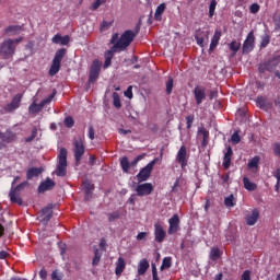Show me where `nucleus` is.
Returning a JSON list of instances; mask_svg holds the SVG:
<instances>
[{
  "mask_svg": "<svg viewBox=\"0 0 280 280\" xmlns=\"http://www.w3.org/2000/svg\"><path fill=\"white\" fill-rule=\"evenodd\" d=\"M138 34L139 31L127 30L119 38V34L115 33L110 39V44L115 45V48H118L120 51H126Z\"/></svg>",
  "mask_w": 280,
  "mask_h": 280,
  "instance_id": "nucleus-1",
  "label": "nucleus"
},
{
  "mask_svg": "<svg viewBox=\"0 0 280 280\" xmlns=\"http://www.w3.org/2000/svg\"><path fill=\"white\" fill-rule=\"evenodd\" d=\"M23 40V37H19L15 39L12 38H5L0 44V56L3 60H9V58H13L16 49V45H20V43Z\"/></svg>",
  "mask_w": 280,
  "mask_h": 280,
  "instance_id": "nucleus-2",
  "label": "nucleus"
},
{
  "mask_svg": "<svg viewBox=\"0 0 280 280\" xmlns=\"http://www.w3.org/2000/svg\"><path fill=\"white\" fill-rule=\"evenodd\" d=\"M66 54H67L66 48H60L56 51L51 67L49 69V75L51 77L57 75V73L60 71L61 60H63Z\"/></svg>",
  "mask_w": 280,
  "mask_h": 280,
  "instance_id": "nucleus-3",
  "label": "nucleus"
},
{
  "mask_svg": "<svg viewBox=\"0 0 280 280\" xmlns=\"http://www.w3.org/2000/svg\"><path fill=\"white\" fill-rule=\"evenodd\" d=\"M280 65V55L273 56L271 59H267V61L259 65V73H266V71H269V73H273L276 71L277 67Z\"/></svg>",
  "mask_w": 280,
  "mask_h": 280,
  "instance_id": "nucleus-4",
  "label": "nucleus"
},
{
  "mask_svg": "<svg viewBox=\"0 0 280 280\" xmlns=\"http://www.w3.org/2000/svg\"><path fill=\"white\" fill-rule=\"evenodd\" d=\"M27 186H28L27 180L22 182L16 187L12 186V189L10 190V194H9L12 203H15L18 206L23 205V200L19 195V192L23 191Z\"/></svg>",
  "mask_w": 280,
  "mask_h": 280,
  "instance_id": "nucleus-5",
  "label": "nucleus"
},
{
  "mask_svg": "<svg viewBox=\"0 0 280 280\" xmlns=\"http://www.w3.org/2000/svg\"><path fill=\"white\" fill-rule=\"evenodd\" d=\"M67 155L68 151L66 148L60 149V154L58 155V166H57V176L65 177L67 175Z\"/></svg>",
  "mask_w": 280,
  "mask_h": 280,
  "instance_id": "nucleus-6",
  "label": "nucleus"
},
{
  "mask_svg": "<svg viewBox=\"0 0 280 280\" xmlns=\"http://www.w3.org/2000/svg\"><path fill=\"white\" fill-rule=\"evenodd\" d=\"M56 93H57V91L54 90L52 93L47 98H44L39 104H37L34 101L28 107V113H31V115H36L37 113H40V110H43V108H44V106H46V104H50V102L54 100Z\"/></svg>",
  "mask_w": 280,
  "mask_h": 280,
  "instance_id": "nucleus-7",
  "label": "nucleus"
},
{
  "mask_svg": "<svg viewBox=\"0 0 280 280\" xmlns=\"http://www.w3.org/2000/svg\"><path fill=\"white\" fill-rule=\"evenodd\" d=\"M154 165L155 161H152L147 166L140 170L139 174L137 175V180L139 182V184L149 180L152 170L154 168Z\"/></svg>",
  "mask_w": 280,
  "mask_h": 280,
  "instance_id": "nucleus-8",
  "label": "nucleus"
},
{
  "mask_svg": "<svg viewBox=\"0 0 280 280\" xmlns=\"http://www.w3.org/2000/svg\"><path fill=\"white\" fill-rule=\"evenodd\" d=\"M73 145H74L73 153H74L75 163H78L79 165L82 156L85 153V147L82 140H74Z\"/></svg>",
  "mask_w": 280,
  "mask_h": 280,
  "instance_id": "nucleus-9",
  "label": "nucleus"
},
{
  "mask_svg": "<svg viewBox=\"0 0 280 280\" xmlns=\"http://www.w3.org/2000/svg\"><path fill=\"white\" fill-rule=\"evenodd\" d=\"M135 190L138 197H148L154 191V188L151 183H144L139 184Z\"/></svg>",
  "mask_w": 280,
  "mask_h": 280,
  "instance_id": "nucleus-10",
  "label": "nucleus"
},
{
  "mask_svg": "<svg viewBox=\"0 0 280 280\" xmlns=\"http://www.w3.org/2000/svg\"><path fill=\"white\" fill-rule=\"evenodd\" d=\"M255 49V34L254 31L249 32L246 40L243 45V54H250V51Z\"/></svg>",
  "mask_w": 280,
  "mask_h": 280,
  "instance_id": "nucleus-11",
  "label": "nucleus"
},
{
  "mask_svg": "<svg viewBox=\"0 0 280 280\" xmlns=\"http://www.w3.org/2000/svg\"><path fill=\"white\" fill-rule=\"evenodd\" d=\"M194 95H195L197 106H201L203 100H206L207 97L206 88L201 85H196L194 90Z\"/></svg>",
  "mask_w": 280,
  "mask_h": 280,
  "instance_id": "nucleus-12",
  "label": "nucleus"
},
{
  "mask_svg": "<svg viewBox=\"0 0 280 280\" xmlns=\"http://www.w3.org/2000/svg\"><path fill=\"white\" fill-rule=\"evenodd\" d=\"M176 160L177 163L180 164L182 170H185L188 166L187 149L185 145H182V148L179 149Z\"/></svg>",
  "mask_w": 280,
  "mask_h": 280,
  "instance_id": "nucleus-13",
  "label": "nucleus"
},
{
  "mask_svg": "<svg viewBox=\"0 0 280 280\" xmlns=\"http://www.w3.org/2000/svg\"><path fill=\"white\" fill-rule=\"evenodd\" d=\"M168 235H173L179 231L180 219L178 214H174L170 221Z\"/></svg>",
  "mask_w": 280,
  "mask_h": 280,
  "instance_id": "nucleus-14",
  "label": "nucleus"
},
{
  "mask_svg": "<svg viewBox=\"0 0 280 280\" xmlns=\"http://www.w3.org/2000/svg\"><path fill=\"white\" fill-rule=\"evenodd\" d=\"M21 100H22V95L21 94H16L11 103L7 104L4 106V110L7 113H13V110H16V108H20V104H21Z\"/></svg>",
  "mask_w": 280,
  "mask_h": 280,
  "instance_id": "nucleus-15",
  "label": "nucleus"
},
{
  "mask_svg": "<svg viewBox=\"0 0 280 280\" xmlns=\"http://www.w3.org/2000/svg\"><path fill=\"white\" fill-rule=\"evenodd\" d=\"M21 100H22V95L21 94H16L11 103L7 104L4 106V110L7 113H13V110H16V108H20V104H21Z\"/></svg>",
  "mask_w": 280,
  "mask_h": 280,
  "instance_id": "nucleus-16",
  "label": "nucleus"
},
{
  "mask_svg": "<svg viewBox=\"0 0 280 280\" xmlns=\"http://www.w3.org/2000/svg\"><path fill=\"white\" fill-rule=\"evenodd\" d=\"M209 31H201L200 28L196 31L195 38L197 40V45H199V47H203L205 39L209 40Z\"/></svg>",
  "mask_w": 280,
  "mask_h": 280,
  "instance_id": "nucleus-17",
  "label": "nucleus"
},
{
  "mask_svg": "<svg viewBox=\"0 0 280 280\" xmlns=\"http://www.w3.org/2000/svg\"><path fill=\"white\" fill-rule=\"evenodd\" d=\"M55 186L56 183L51 178L47 177L46 180L39 185L38 192L44 194L46 191H51L55 188Z\"/></svg>",
  "mask_w": 280,
  "mask_h": 280,
  "instance_id": "nucleus-18",
  "label": "nucleus"
},
{
  "mask_svg": "<svg viewBox=\"0 0 280 280\" xmlns=\"http://www.w3.org/2000/svg\"><path fill=\"white\" fill-rule=\"evenodd\" d=\"M155 229V242L156 243H163L164 238L166 237V232L163 230V226L160 223L154 224Z\"/></svg>",
  "mask_w": 280,
  "mask_h": 280,
  "instance_id": "nucleus-19",
  "label": "nucleus"
},
{
  "mask_svg": "<svg viewBox=\"0 0 280 280\" xmlns=\"http://www.w3.org/2000/svg\"><path fill=\"white\" fill-rule=\"evenodd\" d=\"M260 217V213L258 211V209H254L252 213L246 215V223L248 226H254L258 219Z\"/></svg>",
  "mask_w": 280,
  "mask_h": 280,
  "instance_id": "nucleus-20",
  "label": "nucleus"
},
{
  "mask_svg": "<svg viewBox=\"0 0 280 280\" xmlns=\"http://www.w3.org/2000/svg\"><path fill=\"white\" fill-rule=\"evenodd\" d=\"M232 156H233V149L231 147L226 148V153L224 154L223 159V168L230 170L231 163H232Z\"/></svg>",
  "mask_w": 280,
  "mask_h": 280,
  "instance_id": "nucleus-21",
  "label": "nucleus"
},
{
  "mask_svg": "<svg viewBox=\"0 0 280 280\" xmlns=\"http://www.w3.org/2000/svg\"><path fill=\"white\" fill-rule=\"evenodd\" d=\"M44 172L43 167H32L26 173V179L32 180L35 177H38Z\"/></svg>",
  "mask_w": 280,
  "mask_h": 280,
  "instance_id": "nucleus-22",
  "label": "nucleus"
},
{
  "mask_svg": "<svg viewBox=\"0 0 280 280\" xmlns=\"http://www.w3.org/2000/svg\"><path fill=\"white\" fill-rule=\"evenodd\" d=\"M126 269V261L122 257H119L116 262L115 275L120 277Z\"/></svg>",
  "mask_w": 280,
  "mask_h": 280,
  "instance_id": "nucleus-23",
  "label": "nucleus"
},
{
  "mask_svg": "<svg viewBox=\"0 0 280 280\" xmlns=\"http://www.w3.org/2000/svg\"><path fill=\"white\" fill-rule=\"evenodd\" d=\"M150 268L149 261L144 258L141 259L138 266V276H144L148 269Z\"/></svg>",
  "mask_w": 280,
  "mask_h": 280,
  "instance_id": "nucleus-24",
  "label": "nucleus"
},
{
  "mask_svg": "<svg viewBox=\"0 0 280 280\" xmlns=\"http://www.w3.org/2000/svg\"><path fill=\"white\" fill-rule=\"evenodd\" d=\"M198 135L202 136V147L206 148L209 143V137H210L209 130H207L205 127H200L198 129Z\"/></svg>",
  "mask_w": 280,
  "mask_h": 280,
  "instance_id": "nucleus-25",
  "label": "nucleus"
},
{
  "mask_svg": "<svg viewBox=\"0 0 280 280\" xmlns=\"http://www.w3.org/2000/svg\"><path fill=\"white\" fill-rule=\"evenodd\" d=\"M222 33L220 31H215L211 44H210V51H214V49L218 47L220 39H221Z\"/></svg>",
  "mask_w": 280,
  "mask_h": 280,
  "instance_id": "nucleus-26",
  "label": "nucleus"
},
{
  "mask_svg": "<svg viewBox=\"0 0 280 280\" xmlns=\"http://www.w3.org/2000/svg\"><path fill=\"white\" fill-rule=\"evenodd\" d=\"M42 214L44 218L42 219L43 222L48 223L50 219L52 218V207L47 206L42 209Z\"/></svg>",
  "mask_w": 280,
  "mask_h": 280,
  "instance_id": "nucleus-27",
  "label": "nucleus"
},
{
  "mask_svg": "<svg viewBox=\"0 0 280 280\" xmlns=\"http://www.w3.org/2000/svg\"><path fill=\"white\" fill-rule=\"evenodd\" d=\"M22 26L20 25H10L5 28L4 34L8 36H16L21 32Z\"/></svg>",
  "mask_w": 280,
  "mask_h": 280,
  "instance_id": "nucleus-28",
  "label": "nucleus"
},
{
  "mask_svg": "<svg viewBox=\"0 0 280 280\" xmlns=\"http://www.w3.org/2000/svg\"><path fill=\"white\" fill-rule=\"evenodd\" d=\"M243 184H244V188L247 190V191H255L257 189V184L253 183L249 180L248 177H244L243 178Z\"/></svg>",
  "mask_w": 280,
  "mask_h": 280,
  "instance_id": "nucleus-29",
  "label": "nucleus"
},
{
  "mask_svg": "<svg viewBox=\"0 0 280 280\" xmlns=\"http://www.w3.org/2000/svg\"><path fill=\"white\" fill-rule=\"evenodd\" d=\"M165 10H166V4L165 3H161L156 8L155 15H154L155 21H162V16H163Z\"/></svg>",
  "mask_w": 280,
  "mask_h": 280,
  "instance_id": "nucleus-30",
  "label": "nucleus"
},
{
  "mask_svg": "<svg viewBox=\"0 0 280 280\" xmlns=\"http://www.w3.org/2000/svg\"><path fill=\"white\" fill-rule=\"evenodd\" d=\"M122 50L115 48V44L109 50L105 51V60H113L114 54H120Z\"/></svg>",
  "mask_w": 280,
  "mask_h": 280,
  "instance_id": "nucleus-31",
  "label": "nucleus"
},
{
  "mask_svg": "<svg viewBox=\"0 0 280 280\" xmlns=\"http://www.w3.org/2000/svg\"><path fill=\"white\" fill-rule=\"evenodd\" d=\"M222 256V252L220 250L219 247H213L211 249V253H210V258L212 261H217L218 259H220Z\"/></svg>",
  "mask_w": 280,
  "mask_h": 280,
  "instance_id": "nucleus-32",
  "label": "nucleus"
},
{
  "mask_svg": "<svg viewBox=\"0 0 280 280\" xmlns=\"http://www.w3.org/2000/svg\"><path fill=\"white\" fill-rule=\"evenodd\" d=\"M260 156H255L248 162L249 170H258L259 168Z\"/></svg>",
  "mask_w": 280,
  "mask_h": 280,
  "instance_id": "nucleus-33",
  "label": "nucleus"
},
{
  "mask_svg": "<svg viewBox=\"0 0 280 280\" xmlns=\"http://www.w3.org/2000/svg\"><path fill=\"white\" fill-rule=\"evenodd\" d=\"M101 258H102V252L98 249V248H94V258H93V266L96 267L98 266L100 261H101Z\"/></svg>",
  "mask_w": 280,
  "mask_h": 280,
  "instance_id": "nucleus-34",
  "label": "nucleus"
},
{
  "mask_svg": "<svg viewBox=\"0 0 280 280\" xmlns=\"http://www.w3.org/2000/svg\"><path fill=\"white\" fill-rule=\"evenodd\" d=\"M120 166L124 173H128L130 170V162L127 156H124L120 162Z\"/></svg>",
  "mask_w": 280,
  "mask_h": 280,
  "instance_id": "nucleus-35",
  "label": "nucleus"
},
{
  "mask_svg": "<svg viewBox=\"0 0 280 280\" xmlns=\"http://www.w3.org/2000/svg\"><path fill=\"white\" fill-rule=\"evenodd\" d=\"M224 205L226 208H234L236 206L234 201V195H230L229 197H225Z\"/></svg>",
  "mask_w": 280,
  "mask_h": 280,
  "instance_id": "nucleus-36",
  "label": "nucleus"
},
{
  "mask_svg": "<svg viewBox=\"0 0 280 280\" xmlns=\"http://www.w3.org/2000/svg\"><path fill=\"white\" fill-rule=\"evenodd\" d=\"M257 104L260 106V108H268L269 106V102L265 96H258Z\"/></svg>",
  "mask_w": 280,
  "mask_h": 280,
  "instance_id": "nucleus-37",
  "label": "nucleus"
},
{
  "mask_svg": "<svg viewBox=\"0 0 280 280\" xmlns=\"http://www.w3.org/2000/svg\"><path fill=\"white\" fill-rule=\"evenodd\" d=\"M98 78H100V73L98 72H90L89 84L86 85V90H89L90 84H94V82H96V80Z\"/></svg>",
  "mask_w": 280,
  "mask_h": 280,
  "instance_id": "nucleus-38",
  "label": "nucleus"
},
{
  "mask_svg": "<svg viewBox=\"0 0 280 280\" xmlns=\"http://www.w3.org/2000/svg\"><path fill=\"white\" fill-rule=\"evenodd\" d=\"M273 177L276 178V191L280 194V168H276V173H273Z\"/></svg>",
  "mask_w": 280,
  "mask_h": 280,
  "instance_id": "nucleus-39",
  "label": "nucleus"
},
{
  "mask_svg": "<svg viewBox=\"0 0 280 280\" xmlns=\"http://www.w3.org/2000/svg\"><path fill=\"white\" fill-rule=\"evenodd\" d=\"M172 267V257H164L161 270L163 271L164 269H170Z\"/></svg>",
  "mask_w": 280,
  "mask_h": 280,
  "instance_id": "nucleus-40",
  "label": "nucleus"
},
{
  "mask_svg": "<svg viewBox=\"0 0 280 280\" xmlns=\"http://www.w3.org/2000/svg\"><path fill=\"white\" fill-rule=\"evenodd\" d=\"M100 71H101V62L98 60H94L92 66H91L90 72L100 73Z\"/></svg>",
  "mask_w": 280,
  "mask_h": 280,
  "instance_id": "nucleus-41",
  "label": "nucleus"
},
{
  "mask_svg": "<svg viewBox=\"0 0 280 280\" xmlns=\"http://www.w3.org/2000/svg\"><path fill=\"white\" fill-rule=\"evenodd\" d=\"M93 190H94V185L91 184V182L85 180L84 184H83V191L93 194Z\"/></svg>",
  "mask_w": 280,
  "mask_h": 280,
  "instance_id": "nucleus-42",
  "label": "nucleus"
},
{
  "mask_svg": "<svg viewBox=\"0 0 280 280\" xmlns=\"http://www.w3.org/2000/svg\"><path fill=\"white\" fill-rule=\"evenodd\" d=\"M231 141H232V143H233L234 145H237V144L241 143L242 138H241V136H240V131H238V130H236V131L233 133V136H232V138H231Z\"/></svg>",
  "mask_w": 280,
  "mask_h": 280,
  "instance_id": "nucleus-43",
  "label": "nucleus"
},
{
  "mask_svg": "<svg viewBox=\"0 0 280 280\" xmlns=\"http://www.w3.org/2000/svg\"><path fill=\"white\" fill-rule=\"evenodd\" d=\"M14 133L13 132H9V135H4L3 132H2V137H1V140L3 141V142H5V143H11L13 140H14Z\"/></svg>",
  "mask_w": 280,
  "mask_h": 280,
  "instance_id": "nucleus-44",
  "label": "nucleus"
},
{
  "mask_svg": "<svg viewBox=\"0 0 280 280\" xmlns=\"http://www.w3.org/2000/svg\"><path fill=\"white\" fill-rule=\"evenodd\" d=\"M217 0H212L211 3H210V7H209V16L210 19H212V16H214L215 14V8H217Z\"/></svg>",
  "mask_w": 280,
  "mask_h": 280,
  "instance_id": "nucleus-45",
  "label": "nucleus"
},
{
  "mask_svg": "<svg viewBox=\"0 0 280 280\" xmlns=\"http://www.w3.org/2000/svg\"><path fill=\"white\" fill-rule=\"evenodd\" d=\"M113 100H114V107L115 108H121L120 96L118 95V93L115 92L113 94Z\"/></svg>",
  "mask_w": 280,
  "mask_h": 280,
  "instance_id": "nucleus-46",
  "label": "nucleus"
},
{
  "mask_svg": "<svg viewBox=\"0 0 280 280\" xmlns=\"http://www.w3.org/2000/svg\"><path fill=\"white\" fill-rule=\"evenodd\" d=\"M73 126H74V119L71 116H67L65 118V127L68 129H71L73 128Z\"/></svg>",
  "mask_w": 280,
  "mask_h": 280,
  "instance_id": "nucleus-47",
  "label": "nucleus"
},
{
  "mask_svg": "<svg viewBox=\"0 0 280 280\" xmlns=\"http://www.w3.org/2000/svg\"><path fill=\"white\" fill-rule=\"evenodd\" d=\"M231 51H234V54H237V51L241 49V43H237L236 40H233L230 44Z\"/></svg>",
  "mask_w": 280,
  "mask_h": 280,
  "instance_id": "nucleus-48",
  "label": "nucleus"
},
{
  "mask_svg": "<svg viewBox=\"0 0 280 280\" xmlns=\"http://www.w3.org/2000/svg\"><path fill=\"white\" fill-rule=\"evenodd\" d=\"M36 136H37V128L34 127L33 130H32L31 137L25 138V142L26 143L33 142L36 139Z\"/></svg>",
  "mask_w": 280,
  "mask_h": 280,
  "instance_id": "nucleus-49",
  "label": "nucleus"
},
{
  "mask_svg": "<svg viewBox=\"0 0 280 280\" xmlns=\"http://www.w3.org/2000/svg\"><path fill=\"white\" fill-rule=\"evenodd\" d=\"M117 220H119V212L118 211H115V212L108 214L109 223H113Z\"/></svg>",
  "mask_w": 280,
  "mask_h": 280,
  "instance_id": "nucleus-50",
  "label": "nucleus"
},
{
  "mask_svg": "<svg viewBox=\"0 0 280 280\" xmlns=\"http://www.w3.org/2000/svg\"><path fill=\"white\" fill-rule=\"evenodd\" d=\"M173 86H174V80H173V78H170L168 82L166 83L167 95H171V93L173 91Z\"/></svg>",
  "mask_w": 280,
  "mask_h": 280,
  "instance_id": "nucleus-51",
  "label": "nucleus"
},
{
  "mask_svg": "<svg viewBox=\"0 0 280 280\" xmlns=\"http://www.w3.org/2000/svg\"><path fill=\"white\" fill-rule=\"evenodd\" d=\"M269 43H270V36L265 35L261 39V48L265 49V47H268Z\"/></svg>",
  "mask_w": 280,
  "mask_h": 280,
  "instance_id": "nucleus-52",
  "label": "nucleus"
},
{
  "mask_svg": "<svg viewBox=\"0 0 280 280\" xmlns=\"http://www.w3.org/2000/svg\"><path fill=\"white\" fill-rule=\"evenodd\" d=\"M186 121H187V129L190 130L191 126L195 121V116L194 115H189L186 117Z\"/></svg>",
  "mask_w": 280,
  "mask_h": 280,
  "instance_id": "nucleus-53",
  "label": "nucleus"
},
{
  "mask_svg": "<svg viewBox=\"0 0 280 280\" xmlns=\"http://www.w3.org/2000/svg\"><path fill=\"white\" fill-rule=\"evenodd\" d=\"M273 25H276V30H280V13L273 15Z\"/></svg>",
  "mask_w": 280,
  "mask_h": 280,
  "instance_id": "nucleus-54",
  "label": "nucleus"
},
{
  "mask_svg": "<svg viewBox=\"0 0 280 280\" xmlns=\"http://www.w3.org/2000/svg\"><path fill=\"white\" fill-rule=\"evenodd\" d=\"M259 10H260V5H259L258 3H253V4L250 5V12H252V14H257V12H259Z\"/></svg>",
  "mask_w": 280,
  "mask_h": 280,
  "instance_id": "nucleus-55",
  "label": "nucleus"
},
{
  "mask_svg": "<svg viewBox=\"0 0 280 280\" xmlns=\"http://www.w3.org/2000/svg\"><path fill=\"white\" fill-rule=\"evenodd\" d=\"M89 139L93 141L95 139V130L92 125L89 126Z\"/></svg>",
  "mask_w": 280,
  "mask_h": 280,
  "instance_id": "nucleus-56",
  "label": "nucleus"
},
{
  "mask_svg": "<svg viewBox=\"0 0 280 280\" xmlns=\"http://www.w3.org/2000/svg\"><path fill=\"white\" fill-rule=\"evenodd\" d=\"M273 154H276V156L280 158V143L273 144Z\"/></svg>",
  "mask_w": 280,
  "mask_h": 280,
  "instance_id": "nucleus-57",
  "label": "nucleus"
},
{
  "mask_svg": "<svg viewBox=\"0 0 280 280\" xmlns=\"http://www.w3.org/2000/svg\"><path fill=\"white\" fill-rule=\"evenodd\" d=\"M104 2H105V1H103V0H96V1L92 4L91 10H98L100 5H101L102 3H104Z\"/></svg>",
  "mask_w": 280,
  "mask_h": 280,
  "instance_id": "nucleus-58",
  "label": "nucleus"
},
{
  "mask_svg": "<svg viewBox=\"0 0 280 280\" xmlns=\"http://www.w3.org/2000/svg\"><path fill=\"white\" fill-rule=\"evenodd\" d=\"M152 276H153V280H160V278L158 276V269L154 264H152Z\"/></svg>",
  "mask_w": 280,
  "mask_h": 280,
  "instance_id": "nucleus-59",
  "label": "nucleus"
},
{
  "mask_svg": "<svg viewBox=\"0 0 280 280\" xmlns=\"http://www.w3.org/2000/svg\"><path fill=\"white\" fill-rule=\"evenodd\" d=\"M126 97H128L129 100H132L133 97V93H132V85H130L127 91L125 92Z\"/></svg>",
  "mask_w": 280,
  "mask_h": 280,
  "instance_id": "nucleus-60",
  "label": "nucleus"
},
{
  "mask_svg": "<svg viewBox=\"0 0 280 280\" xmlns=\"http://www.w3.org/2000/svg\"><path fill=\"white\" fill-rule=\"evenodd\" d=\"M242 280H252L250 270H245L242 275Z\"/></svg>",
  "mask_w": 280,
  "mask_h": 280,
  "instance_id": "nucleus-61",
  "label": "nucleus"
},
{
  "mask_svg": "<svg viewBox=\"0 0 280 280\" xmlns=\"http://www.w3.org/2000/svg\"><path fill=\"white\" fill-rule=\"evenodd\" d=\"M70 43V37L68 35L61 36L60 45H68Z\"/></svg>",
  "mask_w": 280,
  "mask_h": 280,
  "instance_id": "nucleus-62",
  "label": "nucleus"
},
{
  "mask_svg": "<svg viewBox=\"0 0 280 280\" xmlns=\"http://www.w3.org/2000/svg\"><path fill=\"white\" fill-rule=\"evenodd\" d=\"M61 38H62L61 35L56 34V35L52 37V43H55V45H59V43H61Z\"/></svg>",
  "mask_w": 280,
  "mask_h": 280,
  "instance_id": "nucleus-63",
  "label": "nucleus"
},
{
  "mask_svg": "<svg viewBox=\"0 0 280 280\" xmlns=\"http://www.w3.org/2000/svg\"><path fill=\"white\" fill-rule=\"evenodd\" d=\"M51 280H61V277L57 272V270H54L51 273Z\"/></svg>",
  "mask_w": 280,
  "mask_h": 280,
  "instance_id": "nucleus-64",
  "label": "nucleus"
}]
</instances>
